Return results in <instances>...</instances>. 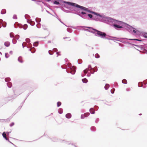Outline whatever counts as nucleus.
<instances>
[{
  "label": "nucleus",
  "mask_w": 147,
  "mask_h": 147,
  "mask_svg": "<svg viewBox=\"0 0 147 147\" xmlns=\"http://www.w3.org/2000/svg\"><path fill=\"white\" fill-rule=\"evenodd\" d=\"M86 27L88 28V29H86V31L94 34L96 36L100 37L102 38H105V39H107L109 40H117L114 39L116 38L115 37H112V38L109 39L107 38H105L107 35L104 32L98 30L92 27Z\"/></svg>",
  "instance_id": "f257e3e1"
},
{
  "label": "nucleus",
  "mask_w": 147,
  "mask_h": 147,
  "mask_svg": "<svg viewBox=\"0 0 147 147\" xmlns=\"http://www.w3.org/2000/svg\"><path fill=\"white\" fill-rule=\"evenodd\" d=\"M126 23L122 21L118 20L113 26V28L118 30H122L124 28H125Z\"/></svg>",
  "instance_id": "f03ea898"
},
{
  "label": "nucleus",
  "mask_w": 147,
  "mask_h": 147,
  "mask_svg": "<svg viewBox=\"0 0 147 147\" xmlns=\"http://www.w3.org/2000/svg\"><path fill=\"white\" fill-rule=\"evenodd\" d=\"M63 2L65 3H66L69 5L72 6L73 7H76L77 8H80L82 10H84L85 11H87L89 13H92V11L90 10H89L86 7L80 5L75 3L68 1H63Z\"/></svg>",
  "instance_id": "7ed1b4c3"
},
{
  "label": "nucleus",
  "mask_w": 147,
  "mask_h": 147,
  "mask_svg": "<svg viewBox=\"0 0 147 147\" xmlns=\"http://www.w3.org/2000/svg\"><path fill=\"white\" fill-rule=\"evenodd\" d=\"M125 28L127 29L130 33L134 35H138L139 33V31L127 23L126 24Z\"/></svg>",
  "instance_id": "20e7f679"
},
{
  "label": "nucleus",
  "mask_w": 147,
  "mask_h": 147,
  "mask_svg": "<svg viewBox=\"0 0 147 147\" xmlns=\"http://www.w3.org/2000/svg\"><path fill=\"white\" fill-rule=\"evenodd\" d=\"M117 20L113 19L110 17H107L105 18V22L113 26Z\"/></svg>",
  "instance_id": "39448f33"
},
{
  "label": "nucleus",
  "mask_w": 147,
  "mask_h": 147,
  "mask_svg": "<svg viewBox=\"0 0 147 147\" xmlns=\"http://www.w3.org/2000/svg\"><path fill=\"white\" fill-rule=\"evenodd\" d=\"M69 69H67L66 71L68 73H71V74L74 75L76 72V68L75 66H71V64L70 65H68Z\"/></svg>",
  "instance_id": "423d86ee"
},
{
  "label": "nucleus",
  "mask_w": 147,
  "mask_h": 147,
  "mask_svg": "<svg viewBox=\"0 0 147 147\" xmlns=\"http://www.w3.org/2000/svg\"><path fill=\"white\" fill-rule=\"evenodd\" d=\"M93 69V68H92L91 65H89L88 68L86 69L83 71L84 74L82 75V77L85 76L86 74L88 72L89 70Z\"/></svg>",
  "instance_id": "0eeeda50"
},
{
  "label": "nucleus",
  "mask_w": 147,
  "mask_h": 147,
  "mask_svg": "<svg viewBox=\"0 0 147 147\" xmlns=\"http://www.w3.org/2000/svg\"><path fill=\"white\" fill-rule=\"evenodd\" d=\"M138 35L140 36H142L145 38H147V33L139 31V33L138 34Z\"/></svg>",
  "instance_id": "6e6552de"
},
{
  "label": "nucleus",
  "mask_w": 147,
  "mask_h": 147,
  "mask_svg": "<svg viewBox=\"0 0 147 147\" xmlns=\"http://www.w3.org/2000/svg\"><path fill=\"white\" fill-rule=\"evenodd\" d=\"M80 13L82 15V18L85 19H88L87 14L86 13L83 11H81Z\"/></svg>",
  "instance_id": "1a4fd4ad"
},
{
  "label": "nucleus",
  "mask_w": 147,
  "mask_h": 147,
  "mask_svg": "<svg viewBox=\"0 0 147 147\" xmlns=\"http://www.w3.org/2000/svg\"><path fill=\"white\" fill-rule=\"evenodd\" d=\"M90 115L89 113H84V114H82L81 115V119H84L85 117H86L89 116Z\"/></svg>",
  "instance_id": "9d476101"
},
{
  "label": "nucleus",
  "mask_w": 147,
  "mask_h": 147,
  "mask_svg": "<svg viewBox=\"0 0 147 147\" xmlns=\"http://www.w3.org/2000/svg\"><path fill=\"white\" fill-rule=\"evenodd\" d=\"M59 1L61 2L62 3H64L63 2V1H61L60 0H57V1H52L51 2L53 3L54 4L59 5L60 4V3L59 2Z\"/></svg>",
  "instance_id": "9b49d317"
},
{
  "label": "nucleus",
  "mask_w": 147,
  "mask_h": 147,
  "mask_svg": "<svg viewBox=\"0 0 147 147\" xmlns=\"http://www.w3.org/2000/svg\"><path fill=\"white\" fill-rule=\"evenodd\" d=\"M124 39L125 40H136L138 41H142V40H140L138 39H130V38H124Z\"/></svg>",
  "instance_id": "f8f14e48"
},
{
  "label": "nucleus",
  "mask_w": 147,
  "mask_h": 147,
  "mask_svg": "<svg viewBox=\"0 0 147 147\" xmlns=\"http://www.w3.org/2000/svg\"><path fill=\"white\" fill-rule=\"evenodd\" d=\"M140 47L141 48V49L143 50V52L144 53L147 54V50L144 48V47L142 46H141Z\"/></svg>",
  "instance_id": "ddd939ff"
},
{
  "label": "nucleus",
  "mask_w": 147,
  "mask_h": 147,
  "mask_svg": "<svg viewBox=\"0 0 147 147\" xmlns=\"http://www.w3.org/2000/svg\"><path fill=\"white\" fill-rule=\"evenodd\" d=\"M27 22L28 23L30 24V25L31 26H34L35 24L34 22L32 21L31 20H30L29 21H27Z\"/></svg>",
  "instance_id": "4468645a"
},
{
  "label": "nucleus",
  "mask_w": 147,
  "mask_h": 147,
  "mask_svg": "<svg viewBox=\"0 0 147 147\" xmlns=\"http://www.w3.org/2000/svg\"><path fill=\"white\" fill-rule=\"evenodd\" d=\"M65 117L67 119H70L71 117V115L70 113H68L65 115Z\"/></svg>",
  "instance_id": "2eb2a0df"
},
{
  "label": "nucleus",
  "mask_w": 147,
  "mask_h": 147,
  "mask_svg": "<svg viewBox=\"0 0 147 147\" xmlns=\"http://www.w3.org/2000/svg\"><path fill=\"white\" fill-rule=\"evenodd\" d=\"M89 111L91 114H94L95 113L94 109L93 108H91L89 110Z\"/></svg>",
  "instance_id": "dca6fc26"
},
{
  "label": "nucleus",
  "mask_w": 147,
  "mask_h": 147,
  "mask_svg": "<svg viewBox=\"0 0 147 147\" xmlns=\"http://www.w3.org/2000/svg\"><path fill=\"white\" fill-rule=\"evenodd\" d=\"M4 45L6 47H9L10 45V43L9 42L6 41L4 42Z\"/></svg>",
  "instance_id": "f3484780"
},
{
  "label": "nucleus",
  "mask_w": 147,
  "mask_h": 147,
  "mask_svg": "<svg viewBox=\"0 0 147 147\" xmlns=\"http://www.w3.org/2000/svg\"><path fill=\"white\" fill-rule=\"evenodd\" d=\"M87 16L88 18V17L89 18L92 19L94 20H96L93 17V16L92 14H87Z\"/></svg>",
  "instance_id": "a211bd4d"
},
{
  "label": "nucleus",
  "mask_w": 147,
  "mask_h": 147,
  "mask_svg": "<svg viewBox=\"0 0 147 147\" xmlns=\"http://www.w3.org/2000/svg\"><path fill=\"white\" fill-rule=\"evenodd\" d=\"M18 61H19L20 63H22L23 62V61L22 59V57L21 56H20L18 58Z\"/></svg>",
  "instance_id": "6ab92c4d"
},
{
  "label": "nucleus",
  "mask_w": 147,
  "mask_h": 147,
  "mask_svg": "<svg viewBox=\"0 0 147 147\" xmlns=\"http://www.w3.org/2000/svg\"><path fill=\"white\" fill-rule=\"evenodd\" d=\"M38 44L39 42L38 41H36L33 43V45L34 47H36L38 45Z\"/></svg>",
  "instance_id": "aec40b11"
},
{
  "label": "nucleus",
  "mask_w": 147,
  "mask_h": 147,
  "mask_svg": "<svg viewBox=\"0 0 147 147\" xmlns=\"http://www.w3.org/2000/svg\"><path fill=\"white\" fill-rule=\"evenodd\" d=\"M109 87V84H105L104 88L105 90H107V89H108Z\"/></svg>",
  "instance_id": "412c9836"
},
{
  "label": "nucleus",
  "mask_w": 147,
  "mask_h": 147,
  "mask_svg": "<svg viewBox=\"0 0 147 147\" xmlns=\"http://www.w3.org/2000/svg\"><path fill=\"white\" fill-rule=\"evenodd\" d=\"M6 10L5 9H3L2 10L1 13L2 14H3L6 13Z\"/></svg>",
  "instance_id": "4be33fe9"
},
{
  "label": "nucleus",
  "mask_w": 147,
  "mask_h": 147,
  "mask_svg": "<svg viewBox=\"0 0 147 147\" xmlns=\"http://www.w3.org/2000/svg\"><path fill=\"white\" fill-rule=\"evenodd\" d=\"M82 81L83 83H86L88 82V80L86 78L82 79Z\"/></svg>",
  "instance_id": "5701e85b"
},
{
  "label": "nucleus",
  "mask_w": 147,
  "mask_h": 147,
  "mask_svg": "<svg viewBox=\"0 0 147 147\" xmlns=\"http://www.w3.org/2000/svg\"><path fill=\"white\" fill-rule=\"evenodd\" d=\"M92 13H93L95 15H96L97 16H98L100 17H101V15H100L98 13H96V12L92 11Z\"/></svg>",
  "instance_id": "b1692460"
},
{
  "label": "nucleus",
  "mask_w": 147,
  "mask_h": 147,
  "mask_svg": "<svg viewBox=\"0 0 147 147\" xmlns=\"http://www.w3.org/2000/svg\"><path fill=\"white\" fill-rule=\"evenodd\" d=\"M58 111L59 114H62L63 112V109L62 108H59L58 110Z\"/></svg>",
  "instance_id": "393cba45"
},
{
  "label": "nucleus",
  "mask_w": 147,
  "mask_h": 147,
  "mask_svg": "<svg viewBox=\"0 0 147 147\" xmlns=\"http://www.w3.org/2000/svg\"><path fill=\"white\" fill-rule=\"evenodd\" d=\"M7 86L9 88H10L12 86V83L10 82H8L7 83Z\"/></svg>",
  "instance_id": "a878e982"
},
{
  "label": "nucleus",
  "mask_w": 147,
  "mask_h": 147,
  "mask_svg": "<svg viewBox=\"0 0 147 147\" xmlns=\"http://www.w3.org/2000/svg\"><path fill=\"white\" fill-rule=\"evenodd\" d=\"M90 129L92 131H94L96 130V128L94 126H92L91 127Z\"/></svg>",
  "instance_id": "bb28decb"
},
{
  "label": "nucleus",
  "mask_w": 147,
  "mask_h": 147,
  "mask_svg": "<svg viewBox=\"0 0 147 147\" xmlns=\"http://www.w3.org/2000/svg\"><path fill=\"white\" fill-rule=\"evenodd\" d=\"M138 86L139 87H143V82H139L138 83Z\"/></svg>",
  "instance_id": "cd10ccee"
},
{
  "label": "nucleus",
  "mask_w": 147,
  "mask_h": 147,
  "mask_svg": "<svg viewBox=\"0 0 147 147\" xmlns=\"http://www.w3.org/2000/svg\"><path fill=\"white\" fill-rule=\"evenodd\" d=\"M35 20L37 22H40L41 21V19L39 18H36L35 19Z\"/></svg>",
  "instance_id": "c85d7f7f"
},
{
  "label": "nucleus",
  "mask_w": 147,
  "mask_h": 147,
  "mask_svg": "<svg viewBox=\"0 0 147 147\" xmlns=\"http://www.w3.org/2000/svg\"><path fill=\"white\" fill-rule=\"evenodd\" d=\"M35 51H36L34 47H32L31 48V52L32 53H34L35 52Z\"/></svg>",
  "instance_id": "c756f323"
},
{
  "label": "nucleus",
  "mask_w": 147,
  "mask_h": 147,
  "mask_svg": "<svg viewBox=\"0 0 147 147\" xmlns=\"http://www.w3.org/2000/svg\"><path fill=\"white\" fill-rule=\"evenodd\" d=\"M11 80L10 78H5V81L7 82Z\"/></svg>",
  "instance_id": "7c9ffc66"
},
{
  "label": "nucleus",
  "mask_w": 147,
  "mask_h": 147,
  "mask_svg": "<svg viewBox=\"0 0 147 147\" xmlns=\"http://www.w3.org/2000/svg\"><path fill=\"white\" fill-rule=\"evenodd\" d=\"M67 30L68 32L71 33L72 31V29L70 28H67Z\"/></svg>",
  "instance_id": "2f4dec72"
},
{
  "label": "nucleus",
  "mask_w": 147,
  "mask_h": 147,
  "mask_svg": "<svg viewBox=\"0 0 147 147\" xmlns=\"http://www.w3.org/2000/svg\"><path fill=\"white\" fill-rule=\"evenodd\" d=\"M122 83L123 84H127V80L125 79L123 80L122 81Z\"/></svg>",
  "instance_id": "473e14b6"
},
{
  "label": "nucleus",
  "mask_w": 147,
  "mask_h": 147,
  "mask_svg": "<svg viewBox=\"0 0 147 147\" xmlns=\"http://www.w3.org/2000/svg\"><path fill=\"white\" fill-rule=\"evenodd\" d=\"M1 24L3 27H6L7 23L5 22H3Z\"/></svg>",
  "instance_id": "72a5a7b5"
},
{
  "label": "nucleus",
  "mask_w": 147,
  "mask_h": 147,
  "mask_svg": "<svg viewBox=\"0 0 147 147\" xmlns=\"http://www.w3.org/2000/svg\"><path fill=\"white\" fill-rule=\"evenodd\" d=\"M2 135L3 137L4 138H5V137H6V133L5 132H4L2 133Z\"/></svg>",
  "instance_id": "f704fd0d"
},
{
  "label": "nucleus",
  "mask_w": 147,
  "mask_h": 147,
  "mask_svg": "<svg viewBox=\"0 0 147 147\" xmlns=\"http://www.w3.org/2000/svg\"><path fill=\"white\" fill-rule=\"evenodd\" d=\"M95 57L96 58H98L100 57V55L98 53H96L95 55Z\"/></svg>",
  "instance_id": "c9c22d12"
},
{
  "label": "nucleus",
  "mask_w": 147,
  "mask_h": 147,
  "mask_svg": "<svg viewBox=\"0 0 147 147\" xmlns=\"http://www.w3.org/2000/svg\"><path fill=\"white\" fill-rule=\"evenodd\" d=\"M93 70H94L95 72H96L98 70L97 67L96 66L94 68H93V69H92Z\"/></svg>",
  "instance_id": "e433bc0d"
},
{
  "label": "nucleus",
  "mask_w": 147,
  "mask_h": 147,
  "mask_svg": "<svg viewBox=\"0 0 147 147\" xmlns=\"http://www.w3.org/2000/svg\"><path fill=\"white\" fill-rule=\"evenodd\" d=\"M26 47L27 48H32V45L31 43H28V46H27Z\"/></svg>",
  "instance_id": "4c0bfd02"
},
{
  "label": "nucleus",
  "mask_w": 147,
  "mask_h": 147,
  "mask_svg": "<svg viewBox=\"0 0 147 147\" xmlns=\"http://www.w3.org/2000/svg\"><path fill=\"white\" fill-rule=\"evenodd\" d=\"M81 12L80 11H79V13H78V12H77L76 13V14H77L79 16H80V17H81V18L82 17V15H81V13L80 12Z\"/></svg>",
  "instance_id": "58836bf2"
},
{
  "label": "nucleus",
  "mask_w": 147,
  "mask_h": 147,
  "mask_svg": "<svg viewBox=\"0 0 147 147\" xmlns=\"http://www.w3.org/2000/svg\"><path fill=\"white\" fill-rule=\"evenodd\" d=\"M61 103L60 102H58L57 103V107H59L61 105Z\"/></svg>",
  "instance_id": "ea45409f"
},
{
  "label": "nucleus",
  "mask_w": 147,
  "mask_h": 147,
  "mask_svg": "<svg viewBox=\"0 0 147 147\" xmlns=\"http://www.w3.org/2000/svg\"><path fill=\"white\" fill-rule=\"evenodd\" d=\"M26 42L28 43H30V39L29 38H27L25 40Z\"/></svg>",
  "instance_id": "a19ab883"
},
{
  "label": "nucleus",
  "mask_w": 147,
  "mask_h": 147,
  "mask_svg": "<svg viewBox=\"0 0 147 147\" xmlns=\"http://www.w3.org/2000/svg\"><path fill=\"white\" fill-rule=\"evenodd\" d=\"M78 64H81L82 62V60L81 59H79L78 60Z\"/></svg>",
  "instance_id": "79ce46f5"
},
{
  "label": "nucleus",
  "mask_w": 147,
  "mask_h": 147,
  "mask_svg": "<svg viewBox=\"0 0 147 147\" xmlns=\"http://www.w3.org/2000/svg\"><path fill=\"white\" fill-rule=\"evenodd\" d=\"M15 38H16V39H17V40H18L19 38H20V36L19 35H16L15 37Z\"/></svg>",
  "instance_id": "37998d69"
},
{
  "label": "nucleus",
  "mask_w": 147,
  "mask_h": 147,
  "mask_svg": "<svg viewBox=\"0 0 147 147\" xmlns=\"http://www.w3.org/2000/svg\"><path fill=\"white\" fill-rule=\"evenodd\" d=\"M24 26L23 29L24 30H26L28 28V25L26 24H25L24 25Z\"/></svg>",
  "instance_id": "c03bdc74"
},
{
  "label": "nucleus",
  "mask_w": 147,
  "mask_h": 147,
  "mask_svg": "<svg viewBox=\"0 0 147 147\" xmlns=\"http://www.w3.org/2000/svg\"><path fill=\"white\" fill-rule=\"evenodd\" d=\"M10 36L11 38H13L14 36V35L13 34V33L11 32L10 34Z\"/></svg>",
  "instance_id": "a18cd8bd"
},
{
  "label": "nucleus",
  "mask_w": 147,
  "mask_h": 147,
  "mask_svg": "<svg viewBox=\"0 0 147 147\" xmlns=\"http://www.w3.org/2000/svg\"><path fill=\"white\" fill-rule=\"evenodd\" d=\"M48 52L49 54L50 55H52L53 54V53L52 51L49 50Z\"/></svg>",
  "instance_id": "49530a36"
},
{
  "label": "nucleus",
  "mask_w": 147,
  "mask_h": 147,
  "mask_svg": "<svg viewBox=\"0 0 147 147\" xmlns=\"http://www.w3.org/2000/svg\"><path fill=\"white\" fill-rule=\"evenodd\" d=\"M9 54H8V53H5V57L6 58H8V57H9Z\"/></svg>",
  "instance_id": "de8ad7c7"
},
{
  "label": "nucleus",
  "mask_w": 147,
  "mask_h": 147,
  "mask_svg": "<svg viewBox=\"0 0 147 147\" xmlns=\"http://www.w3.org/2000/svg\"><path fill=\"white\" fill-rule=\"evenodd\" d=\"M36 27L38 28H40V27H41V24L40 23H39V24H38L37 25H36Z\"/></svg>",
  "instance_id": "09e8293b"
},
{
  "label": "nucleus",
  "mask_w": 147,
  "mask_h": 147,
  "mask_svg": "<svg viewBox=\"0 0 147 147\" xmlns=\"http://www.w3.org/2000/svg\"><path fill=\"white\" fill-rule=\"evenodd\" d=\"M89 71H90L91 73L92 74H94L95 72L94 70H93L91 69V70H89Z\"/></svg>",
  "instance_id": "8fccbe9b"
},
{
  "label": "nucleus",
  "mask_w": 147,
  "mask_h": 147,
  "mask_svg": "<svg viewBox=\"0 0 147 147\" xmlns=\"http://www.w3.org/2000/svg\"><path fill=\"white\" fill-rule=\"evenodd\" d=\"M115 90V88H113L111 90V93L112 94H113L114 93Z\"/></svg>",
  "instance_id": "3c124183"
},
{
  "label": "nucleus",
  "mask_w": 147,
  "mask_h": 147,
  "mask_svg": "<svg viewBox=\"0 0 147 147\" xmlns=\"http://www.w3.org/2000/svg\"><path fill=\"white\" fill-rule=\"evenodd\" d=\"M61 68L63 69H66V68L67 65H64L61 66Z\"/></svg>",
  "instance_id": "603ef678"
},
{
  "label": "nucleus",
  "mask_w": 147,
  "mask_h": 147,
  "mask_svg": "<svg viewBox=\"0 0 147 147\" xmlns=\"http://www.w3.org/2000/svg\"><path fill=\"white\" fill-rule=\"evenodd\" d=\"M64 7L69 9H70V7H69L67 5H64Z\"/></svg>",
  "instance_id": "864d4df0"
},
{
  "label": "nucleus",
  "mask_w": 147,
  "mask_h": 147,
  "mask_svg": "<svg viewBox=\"0 0 147 147\" xmlns=\"http://www.w3.org/2000/svg\"><path fill=\"white\" fill-rule=\"evenodd\" d=\"M24 45H26V43L25 42H24L22 44V46L24 48V47H25L26 46H24Z\"/></svg>",
  "instance_id": "5fc2aeb1"
},
{
  "label": "nucleus",
  "mask_w": 147,
  "mask_h": 147,
  "mask_svg": "<svg viewBox=\"0 0 147 147\" xmlns=\"http://www.w3.org/2000/svg\"><path fill=\"white\" fill-rule=\"evenodd\" d=\"M94 107L96 111H97L98 109V107L97 106H95Z\"/></svg>",
  "instance_id": "6e6d98bb"
},
{
  "label": "nucleus",
  "mask_w": 147,
  "mask_h": 147,
  "mask_svg": "<svg viewBox=\"0 0 147 147\" xmlns=\"http://www.w3.org/2000/svg\"><path fill=\"white\" fill-rule=\"evenodd\" d=\"M13 19H17V16L15 14L13 16Z\"/></svg>",
  "instance_id": "4d7b16f0"
},
{
  "label": "nucleus",
  "mask_w": 147,
  "mask_h": 147,
  "mask_svg": "<svg viewBox=\"0 0 147 147\" xmlns=\"http://www.w3.org/2000/svg\"><path fill=\"white\" fill-rule=\"evenodd\" d=\"M128 43L129 44H130L131 45H132L135 46L137 47L138 48H139L140 47L139 46H138V45H135V44H131V43Z\"/></svg>",
  "instance_id": "13d9d810"
},
{
  "label": "nucleus",
  "mask_w": 147,
  "mask_h": 147,
  "mask_svg": "<svg viewBox=\"0 0 147 147\" xmlns=\"http://www.w3.org/2000/svg\"><path fill=\"white\" fill-rule=\"evenodd\" d=\"M17 42V40H14V39H13L12 40V42L13 44H15Z\"/></svg>",
  "instance_id": "bf43d9fd"
},
{
  "label": "nucleus",
  "mask_w": 147,
  "mask_h": 147,
  "mask_svg": "<svg viewBox=\"0 0 147 147\" xmlns=\"http://www.w3.org/2000/svg\"><path fill=\"white\" fill-rule=\"evenodd\" d=\"M14 124V122H12L9 125V126L10 127H12L13 126Z\"/></svg>",
  "instance_id": "052dcab7"
},
{
  "label": "nucleus",
  "mask_w": 147,
  "mask_h": 147,
  "mask_svg": "<svg viewBox=\"0 0 147 147\" xmlns=\"http://www.w3.org/2000/svg\"><path fill=\"white\" fill-rule=\"evenodd\" d=\"M99 120V118H97L96 119L95 121V123H97L98 122Z\"/></svg>",
  "instance_id": "680f3d73"
},
{
  "label": "nucleus",
  "mask_w": 147,
  "mask_h": 147,
  "mask_svg": "<svg viewBox=\"0 0 147 147\" xmlns=\"http://www.w3.org/2000/svg\"><path fill=\"white\" fill-rule=\"evenodd\" d=\"M53 141L54 142H57L58 141V139L56 138H54L53 139Z\"/></svg>",
  "instance_id": "e2e57ef3"
},
{
  "label": "nucleus",
  "mask_w": 147,
  "mask_h": 147,
  "mask_svg": "<svg viewBox=\"0 0 147 147\" xmlns=\"http://www.w3.org/2000/svg\"><path fill=\"white\" fill-rule=\"evenodd\" d=\"M144 84H147V79L146 80L144 81Z\"/></svg>",
  "instance_id": "0e129e2a"
},
{
  "label": "nucleus",
  "mask_w": 147,
  "mask_h": 147,
  "mask_svg": "<svg viewBox=\"0 0 147 147\" xmlns=\"http://www.w3.org/2000/svg\"><path fill=\"white\" fill-rule=\"evenodd\" d=\"M53 50L55 52L57 51V49L56 48H54L53 49Z\"/></svg>",
  "instance_id": "69168bd1"
},
{
  "label": "nucleus",
  "mask_w": 147,
  "mask_h": 147,
  "mask_svg": "<svg viewBox=\"0 0 147 147\" xmlns=\"http://www.w3.org/2000/svg\"><path fill=\"white\" fill-rule=\"evenodd\" d=\"M130 90V89L129 88H127L126 89L127 91H129Z\"/></svg>",
  "instance_id": "338daca9"
},
{
  "label": "nucleus",
  "mask_w": 147,
  "mask_h": 147,
  "mask_svg": "<svg viewBox=\"0 0 147 147\" xmlns=\"http://www.w3.org/2000/svg\"><path fill=\"white\" fill-rule=\"evenodd\" d=\"M3 21L1 19H0V24H2L3 23Z\"/></svg>",
  "instance_id": "774afa93"
}]
</instances>
